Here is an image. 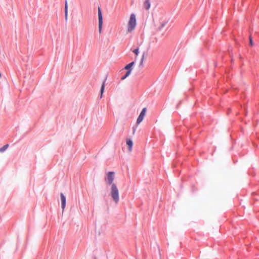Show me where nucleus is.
<instances>
[{"instance_id":"nucleus-1","label":"nucleus","mask_w":259,"mask_h":259,"mask_svg":"<svg viewBox=\"0 0 259 259\" xmlns=\"http://www.w3.org/2000/svg\"><path fill=\"white\" fill-rule=\"evenodd\" d=\"M110 195L114 201L117 203L119 200V192L115 184H112L111 185Z\"/></svg>"},{"instance_id":"nucleus-2","label":"nucleus","mask_w":259,"mask_h":259,"mask_svg":"<svg viewBox=\"0 0 259 259\" xmlns=\"http://www.w3.org/2000/svg\"><path fill=\"white\" fill-rule=\"evenodd\" d=\"M137 25L136 15L132 14L130 16V20L127 24V31L128 32H132L136 28Z\"/></svg>"},{"instance_id":"nucleus-3","label":"nucleus","mask_w":259,"mask_h":259,"mask_svg":"<svg viewBox=\"0 0 259 259\" xmlns=\"http://www.w3.org/2000/svg\"><path fill=\"white\" fill-rule=\"evenodd\" d=\"M98 19H99V32L100 33L102 32V26H103V16L102 11L100 7H98Z\"/></svg>"},{"instance_id":"nucleus-4","label":"nucleus","mask_w":259,"mask_h":259,"mask_svg":"<svg viewBox=\"0 0 259 259\" xmlns=\"http://www.w3.org/2000/svg\"><path fill=\"white\" fill-rule=\"evenodd\" d=\"M114 178V172L113 171H109L107 175V177L105 178V181L108 185H111L113 183Z\"/></svg>"},{"instance_id":"nucleus-5","label":"nucleus","mask_w":259,"mask_h":259,"mask_svg":"<svg viewBox=\"0 0 259 259\" xmlns=\"http://www.w3.org/2000/svg\"><path fill=\"white\" fill-rule=\"evenodd\" d=\"M146 110H147V109L146 108H144L142 110L140 115H139V116L137 119V124H140L143 120V119L145 116V114H146Z\"/></svg>"},{"instance_id":"nucleus-6","label":"nucleus","mask_w":259,"mask_h":259,"mask_svg":"<svg viewBox=\"0 0 259 259\" xmlns=\"http://www.w3.org/2000/svg\"><path fill=\"white\" fill-rule=\"evenodd\" d=\"M60 197H61V207H62V209L64 210L66 206V197L63 194V193H61Z\"/></svg>"},{"instance_id":"nucleus-7","label":"nucleus","mask_w":259,"mask_h":259,"mask_svg":"<svg viewBox=\"0 0 259 259\" xmlns=\"http://www.w3.org/2000/svg\"><path fill=\"white\" fill-rule=\"evenodd\" d=\"M135 64V61H134L130 63L129 64H127L126 65H125L124 69L126 70L127 71H129L130 73H131V71L133 69V67Z\"/></svg>"},{"instance_id":"nucleus-8","label":"nucleus","mask_w":259,"mask_h":259,"mask_svg":"<svg viewBox=\"0 0 259 259\" xmlns=\"http://www.w3.org/2000/svg\"><path fill=\"white\" fill-rule=\"evenodd\" d=\"M126 145L128 147L129 150L131 151L132 147L133 146V141L130 139H127L126 140Z\"/></svg>"},{"instance_id":"nucleus-9","label":"nucleus","mask_w":259,"mask_h":259,"mask_svg":"<svg viewBox=\"0 0 259 259\" xmlns=\"http://www.w3.org/2000/svg\"><path fill=\"white\" fill-rule=\"evenodd\" d=\"M106 80V78H105V80L103 81V82L102 83V86H101V90H100V98H101L102 97V95H103V92L104 91Z\"/></svg>"},{"instance_id":"nucleus-10","label":"nucleus","mask_w":259,"mask_h":259,"mask_svg":"<svg viewBox=\"0 0 259 259\" xmlns=\"http://www.w3.org/2000/svg\"><path fill=\"white\" fill-rule=\"evenodd\" d=\"M150 2L149 0H145L144 3V7L145 9L147 10H148L150 8Z\"/></svg>"},{"instance_id":"nucleus-11","label":"nucleus","mask_w":259,"mask_h":259,"mask_svg":"<svg viewBox=\"0 0 259 259\" xmlns=\"http://www.w3.org/2000/svg\"><path fill=\"white\" fill-rule=\"evenodd\" d=\"M67 14H68V4L67 0L65 1V19L67 20Z\"/></svg>"},{"instance_id":"nucleus-12","label":"nucleus","mask_w":259,"mask_h":259,"mask_svg":"<svg viewBox=\"0 0 259 259\" xmlns=\"http://www.w3.org/2000/svg\"><path fill=\"white\" fill-rule=\"evenodd\" d=\"M9 147L8 144L5 145L2 147L0 148V152H4Z\"/></svg>"},{"instance_id":"nucleus-13","label":"nucleus","mask_w":259,"mask_h":259,"mask_svg":"<svg viewBox=\"0 0 259 259\" xmlns=\"http://www.w3.org/2000/svg\"><path fill=\"white\" fill-rule=\"evenodd\" d=\"M131 73L129 72V71L126 72L125 74L121 77V79L124 80L127 77H128L130 75Z\"/></svg>"},{"instance_id":"nucleus-14","label":"nucleus","mask_w":259,"mask_h":259,"mask_svg":"<svg viewBox=\"0 0 259 259\" xmlns=\"http://www.w3.org/2000/svg\"><path fill=\"white\" fill-rule=\"evenodd\" d=\"M133 52L134 53L136 56L138 55L139 53V48H137L136 49L133 50Z\"/></svg>"},{"instance_id":"nucleus-15","label":"nucleus","mask_w":259,"mask_h":259,"mask_svg":"<svg viewBox=\"0 0 259 259\" xmlns=\"http://www.w3.org/2000/svg\"><path fill=\"white\" fill-rule=\"evenodd\" d=\"M144 56H145V53H144L142 55V58L141 59L140 62V66H143V61L144 59Z\"/></svg>"},{"instance_id":"nucleus-16","label":"nucleus","mask_w":259,"mask_h":259,"mask_svg":"<svg viewBox=\"0 0 259 259\" xmlns=\"http://www.w3.org/2000/svg\"><path fill=\"white\" fill-rule=\"evenodd\" d=\"M249 45L251 46H252L253 45V40L251 36H249Z\"/></svg>"},{"instance_id":"nucleus-17","label":"nucleus","mask_w":259,"mask_h":259,"mask_svg":"<svg viewBox=\"0 0 259 259\" xmlns=\"http://www.w3.org/2000/svg\"><path fill=\"white\" fill-rule=\"evenodd\" d=\"M136 128H137V127H136V126H134V127H133V133H134L135 132V131H136Z\"/></svg>"},{"instance_id":"nucleus-18","label":"nucleus","mask_w":259,"mask_h":259,"mask_svg":"<svg viewBox=\"0 0 259 259\" xmlns=\"http://www.w3.org/2000/svg\"><path fill=\"white\" fill-rule=\"evenodd\" d=\"M94 259H97L96 257H94Z\"/></svg>"}]
</instances>
